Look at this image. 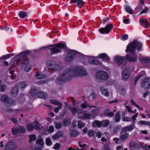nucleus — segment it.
Returning <instances> with one entry per match:
<instances>
[{
    "label": "nucleus",
    "instance_id": "f257e3e1",
    "mask_svg": "<svg viewBox=\"0 0 150 150\" xmlns=\"http://www.w3.org/2000/svg\"><path fill=\"white\" fill-rule=\"evenodd\" d=\"M30 53L29 51H24L19 54L17 57V59L15 61L14 63L18 65L20 61L22 59L21 62V66L24 67L25 70L27 72L30 71L31 68V66L29 64V60L27 56Z\"/></svg>",
    "mask_w": 150,
    "mask_h": 150
},
{
    "label": "nucleus",
    "instance_id": "f03ea898",
    "mask_svg": "<svg viewBox=\"0 0 150 150\" xmlns=\"http://www.w3.org/2000/svg\"><path fill=\"white\" fill-rule=\"evenodd\" d=\"M142 47V44L140 42L137 40H134L127 45L125 51L126 52H129L133 53L136 49L139 51L141 50Z\"/></svg>",
    "mask_w": 150,
    "mask_h": 150
},
{
    "label": "nucleus",
    "instance_id": "7ed1b4c3",
    "mask_svg": "<svg viewBox=\"0 0 150 150\" xmlns=\"http://www.w3.org/2000/svg\"><path fill=\"white\" fill-rule=\"evenodd\" d=\"M67 73L71 74L72 76H84L87 74L85 70L81 67H77L73 69L69 70Z\"/></svg>",
    "mask_w": 150,
    "mask_h": 150
},
{
    "label": "nucleus",
    "instance_id": "20e7f679",
    "mask_svg": "<svg viewBox=\"0 0 150 150\" xmlns=\"http://www.w3.org/2000/svg\"><path fill=\"white\" fill-rule=\"evenodd\" d=\"M146 76V74L145 71H142L141 72L135 77V84L137 83L138 80L143 79L141 83V84L142 86H144L145 83H148L149 80V79L148 78L144 79Z\"/></svg>",
    "mask_w": 150,
    "mask_h": 150
},
{
    "label": "nucleus",
    "instance_id": "39448f33",
    "mask_svg": "<svg viewBox=\"0 0 150 150\" xmlns=\"http://www.w3.org/2000/svg\"><path fill=\"white\" fill-rule=\"evenodd\" d=\"M50 46L53 47L51 49V54L59 52L61 51L60 49L65 48L66 47V46L64 44L59 43L54 45H51Z\"/></svg>",
    "mask_w": 150,
    "mask_h": 150
},
{
    "label": "nucleus",
    "instance_id": "423d86ee",
    "mask_svg": "<svg viewBox=\"0 0 150 150\" xmlns=\"http://www.w3.org/2000/svg\"><path fill=\"white\" fill-rule=\"evenodd\" d=\"M113 27L112 24L109 23L107 24L105 27L99 29L100 32L103 34L109 33Z\"/></svg>",
    "mask_w": 150,
    "mask_h": 150
},
{
    "label": "nucleus",
    "instance_id": "0eeeda50",
    "mask_svg": "<svg viewBox=\"0 0 150 150\" xmlns=\"http://www.w3.org/2000/svg\"><path fill=\"white\" fill-rule=\"evenodd\" d=\"M36 144L38 147L36 148L35 150H42L44 147V142L41 136H39L38 138L36 140Z\"/></svg>",
    "mask_w": 150,
    "mask_h": 150
},
{
    "label": "nucleus",
    "instance_id": "6e6552de",
    "mask_svg": "<svg viewBox=\"0 0 150 150\" xmlns=\"http://www.w3.org/2000/svg\"><path fill=\"white\" fill-rule=\"evenodd\" d=\"M96 75L98 79L103 80H106L108 78V75L107 73L102 71L98 72Z\"/></svg>",
    "mask_w": 150,
    "mask_h": 150
},
{
    "label": "nucleus",
    "instance_id": "1a4fd4ad",
    "mask_svg": "<svg viewBox=\"0 0 150 150\" xmlns=\"http://www.w3.org/2000/svg\"><path fill=\"white\" fill-rule=\"evenodd\" d=\"M125 57L128 61L130 62H136L137 59V56L136 54H132L129 55L127 54Z\"/></svg>",
    "mask_w": 150,
    "mask_h": 150
},
{
    "label": "nucleus",
    "instance_id": "9d476101",
    "mask_svg": "<svg viewBox=\"0 0 150 150\" xmlns=\"http://www.w3.org/2000/svg\"><path fill=\"white\" fill-rule=\"evenodd\" d=\"M17 148L16 144L12 142H8L5 147V150H14Z\"/></svg>",
    "mask_w": 150,
    "mask_h": 150
},
{
    "label": "nucleus",
    "instance_id": "9b49d317",
    "mask_svg": "<svg viewBox=\"0 0 150 150\" xmlns=\"http://www.w3.org/2000/svg\"><path fill=\"white\" fill-rule=\"evenodd\" d=\"M115 61L120 65H124L126 63V61L124 57L116 56L115 58Z\"/></svg>",
    "mask_w": 150,
    "mask_h": 150
},
{
    "label": "nucleus",
    "instance_id": "f8f14e48",
    "mask_svg": "<svg viewBox=\"0 0 150 150\" xmlns=\"http://www.w3.org/2000/svg\"><path fill=\"white\" fill-rule=\"evenodd\" d=\"M134 128V125H130L129 126H127L122 128L121 129V132H125L128 131H131Z\"/></svg>",
    "mask_w": 150,
    "mask_h": 150
},
{
    "label": "nucleus",
    "instance_id": "ddd939ff",
    "mask_svg": "<svg viewBox=\"0 0 150 150\" xmlns=\"http://www.w3.org/2000/svg\"><path fill=\"white\" fill-rule=\"evenodd\" d=\"M139 22L141 25L145 28L149 26L147 21L145 18H141L139 20Z\"/></svg>",
    "mask_w": 150,
    "mask_h": 150
},
{
    "label": "nucleus",
    "instance_id": "4468645a",
    "mask_svg": "<svg viewBox=\"0 0 150 150\" xmlns=\"http://www.w3.org/2000/svg\"><path fill=\"white\" fill-rule=\"evenodd\" d=\"M98 57L99 58L102 59L107 62H109L110 61V58L105 53L99 54Z\"/></svg>",
    "mask_w": 150,
    "mask_h": 150
},
{
    "label": "nucleus",
    "instance_id": "2eb2a0df",
    "mask_svg": "<svg viewBox=\"0 0 150 150\" xmlns=\"http://www.w3.org/2000/svg\"><path fill=\"white\" fill-rule=\"evenodd\" d=\"M89 63L92 64H95L96 65L99 64L98 60L97 59H95L93 58H90L89 59Z\"/></svg>",
    "mask_w": 150,
    "mask_h": 150
},
{
    "label": "nucleus",
    "instance_id": "dca6fc26",
    "mask_svg": "<svg viewBox=\"0 0 150 150\" xmlns=\"http://www.w3.org/2000/svg\"><path fill=\"white\" fill-rule=\"evenodd\" d=\"M129 70L128 69H126L123 72V79L124 80H126L128 79L129 77Z\"/></svg>",
    "mask_w": 150,
    "mask_h": 150
},
{
    "label": "nucleus",
    "instance_id": "f3484780",
    "mask_svg": "<svg viewBox=\"0 0 150 150\" xmlns=\"http://www.w3.org/2000/svg\"><path fill=\"white\" fill-rule=\"evenodd\" d=\"M62 133L61 132H59L55 135L52 137V139L54 140H56L62 136Z\"/></svg>",
    "mask_w": 150,
    "mask_h": 150
},
{
    "label": "nucleus",
    "instance_id": "a211bd4d",
    "mask_svg": "<svg viewBox=\"0 0 150 150\" xmlns=\"http://www.w3.org/2000/svg\"><path fill=\"white\" fill-rule=\"evenodd\" d=\"M100 90L102 94L106 97H108L109 96V93L108 91L103 87L100 88Z\"/></svg>",
    "mask_w": 150,
    "mask_h": 150
},
{
    "label": "nucleus",
    "instance_id": "6ab92c4d",
    "mask_svg": "<svg viewBox=\"0 0 150 150\" xmlns=\"http://www.w3.org/2000/svg\"><path fill=\"white\" fill-rule=\"evenodd\" d=\"M101 123V121L97 120L95 121L93 123V127H95L96 126L95 125H96V126L98 127H101L102 126Z\"/></svg>",
    "mask_w": 150,
    "mask_h": 150
},
{
    "label": "nucleus",
    "instance_id": "aec40b11",
    "mask_svg": "<svg viewBox=\"0 0 150 150\" xmlns=\"http://www.w3.org/2000/svg\"><path fill=\"white\" fill-rule=\"evenodd\" d=\"M45 77V75L41 73H37L35 76V78L37 79H42Z\"/></svg>",
    "mask_w": 150,
    "mask_h": 150
},
{
    "label": "nucleus",
    "instance_id": "412c9836",
    "mask_svg": "<svg viewBox=\"0 0 150 150\" xmlns=\"http://www.w3.org/2000/svg\"><path fill=\"white\" fill-rule=\"evenodd\" d=\"M49 69L52 70H59L60 69V68L59 65H55L52 66H49Z\"/></svg>",
    "mask_w": 150,
    "mask_h": 150
},
{
    "label": "nucleus",
    "instance_id": "4be33fe9",
    "mask_svg": "<svg viewBox=\"0 0 150 150\" xmlns=\"http://www.w3.org/2000/svg\"><path fill=\"white\" fill-rule=\"evenodd\" d=\"M33 129L39 130L40 129V125L39 123L37 121H34L32 123Z\"/></svg>",
    "mask_w": 150,
    "mask_h": 150
},
{
    "label": "nucleus",
    "instance_id": "5701e85b",
    "mask_svg": "<svg viewBox=\"0 0 150 150\" xmlns=\"http://www.w3.org/2000/svg\"><path fill=\"white\" fill-rule=\"evenodd\" d=\"M38 95L40 98L43 99L45 98L47 96L46 93L44 92H39L38 94Z\"/></svg>",
    "mask_w": 150,
    "mask_h": 150
},
{
    "label": "nucleus",
    "instance_id": "b1692460",
    "mask_svg": "<svg viewBox=\"0 0 150 150\" xmlns=\"http://www.w3.org/2000/svg\"><path fill=\"white\" fill-rule=\"evenodd\" d=\"M13 88L11 91V94L13 96H15L17 94L18 92L17 86Z\"/></svg>",
    "mask_w": 150,
    "mask_h": 150
},
{
    "label": "nucleus",
    "instance_id": "393cba45",
    "mask_svg": "<svg viewBox=\"0 0 150 150\" xmlns=\"http://www.w3.org/2000/svg\"><path fill=\"white\" fill-rule=\"evenodd\" d=\"M12 132L13 135H16L18 133H19V128L17 127H14L12 129Z\"/></svg>",
    "mask_w": 150,
    "mask_h": 150
},
{
    "label": "nucleus",
    "instance_id": "a878e982",
    "mask_svg": "<svg viewBox=\"0 0 150 150\" xmlns=\"http://www.w3.org/2000/svg\"><path fill=\"white\" fill-rule=\"evenodd\" d=\"M27 86L25 82H23L20 83H17L16 84V86H18L19 88H25Z\"/></svg>",
    "mask_w": 150,
    "mask_h": 150
},
{
    "label": "nucleus",
    "instance_id": "bb28decb",
    "mask_svg": "<svg viewBox=\"0 0 150 150\" xmlns=\"http://www.w3.org/2000/svg\"><path fill=\"white\" fill-rule=\"evenodd\" d=\"M101 122L102 126L106 127L109 125L110 121L108 120H105L102 121Z\"/></svg>",
    "mask_w": 150,
    "mask_h": 150
},
{
    "label": "nucleus",
    "instance_id": "cd10ccee",
    "mask_svg": "<svg viewBox=\"0 0 150 150\" xmlns=\"http://www.w3.org/2000/svg\"><path fill=\"white\" fill-rule=\"evenodd\" d=\"M140 61L142 63H147L150 62V59L147 57H144L140 59Z\"/></svg>",
    "mask_w": 150,
    "mask_h": 150
},
{
    "label": "nucleus",
    "instance_id": "c85d7f7f",
    "mask_svg": "<svg viewBox=\"0 0 150 150\" xmlns=\"http://www.w3.org/2000/svg\"><path fill=\"white\" fill-rule=\"evenodd\" d=\"M139 124L141 125H145L148 126H150V122L141 120L139 122Z\"/></svg>",
    "mask_w": 150,
    "mask_h": 150
},
{
    "label": "nucleus",
    "instance_id": "c756f323",
    "mask_svg": "<svg viewBox=\"0 0 150 150\" xmlns=\"http://www.w3.org/2000/svg\"><path fill=\"white\" fill-rule=\"evenodd\" d=\"M70 124V121L69 119H67L64 120L62 123L63 126H68Z\"/></svg>",
    "mask_w": 150,
    "mask_h": 150
},
{
    "label": "nucleus",
    "instance_id": "7c9ffc66",
    "mask_svg": "<svg viewBox=\"0 0 150 150\" xmlns=\"http://www.w3.org/2000/svg\"><path fill=\"white\" fill-rule=\"evenodd\" d=\"M125 9L126 11L130 14H132L133 13L132 9L129 6H126L125 7Z\"/></svg>",
    "mask_w": 150,
    "mask_h": 150
},
{
    "label": "nucleus",
    "instance_id": "2f4dec72",
    "mask_svg": "<svg viewBox=\"0 0 150 150\" xmlns=\"http://www.w3.org/2000/svg\"><path fill=\"white\" fill-rule=\"evenodd\" d=\"M129 136V133H126L125 134L121 135L120 136V139L122 141L124 140L127 139Z\"/></svg>",
    "mask_w": 150,
    "mask_h": 150
},
{
    "label": "nucleus",
    "instance_id": "473e14b6",
    "mask_svg": "<svg viewBox=\"0 0 150 150\" xmlns=\"http://www.w3.org/2000/svg\"><path fill=\"white\" fill-rule=\"evenodd\" d=\"M87 107H88L90 108H93L94 107V106L89 105L87 102H85L82 103L81 105V107L83 108H85Z\"/></svg>",
    "mask_w": 150,
    "mask_h": 150
},
{
    "label": "nucleus",
    "instance_id": "72a5a7b5",
    "mask_svg": "<svg viewBox=\"0 0 150 150\" xmlns=\"http://www.w3.org/2000/svg\"><path fill=\"white\" fill-rule=\"evenodd\" d=\"M50 102L51 103L54 105H59L61 104H62V103L58 101L54 100H50Z\"/></svg>",
    "mask_w": 150,
    "mask_h": 150
},
{
    "label": "nucleus",
    "instance_id": "f704fd0d",
    "mask_svg": "<svg viewBox=\"0 0 150 150\" xmlns=\"http://www.w3.org/2000/svg\"><path fill=\"white\" fill-rule=\"evenodd\" d=\"M91 115V114L89 113H86L83 115L82 118L85 119H89L90 118Z\"/></svg>",
    "mask_w": 150,
    "mask_h": 150
},
{
    "label": "nucleus",
    "instance_id": "c9c22d12",
    "mask_svg": "<svg viewBox=\"0 0 150 150\" xmlns=\"http://www.w3.org/2000/svg\"><path fill=\"white\" fill-rule=\"evenodd\" d=\"M27 13L23 11H21L19 14V16L22 18H24L27 16Z\"/></svg>",
    "mask_w": 150,
    "mask_h": 150
},
{
    "label": "nucleus",
    "instance_id": "e433bc0d",
    "mask_svg": "<svg viewBox=\"0 0 150 150\" xmlns=\"http://www.w3.org/2000/svg\"><path fill=\"white\" fill-rule=\"evenodd\" d=\"M29 142H31L32 141H34L36 138V137L35 134L30 135L29 136Z\"/></svg>",
    "mask_w": 150,
    "mask_h": 150
},
{
    "label": "nucleus",
    "instance_id": "4c0bfd02",
    "mask_svg": "<svg viewBox=\"0 0 150 150\" xmlns=\"http://www.w3.org/2000/svg\"><path fill=\"white\" fill-rule=\"evenodd\" d=\"M26 128L27 130L28 131H32L33 130V128L32 125V123L27 125H26Z\"/></svg>",
    "mask_w": 150,
    "mask_h": 150
},
{
    "label": "nucleus",
    "instance_id": "58836bf2",
    "mask_svg": "<svg viewBox=\"0 0 150 150\" xmlns=\"http://www.w3.org/2000/svg\"><path fill=\"white\" fill-rule=\"evenodd\" d=\"M115 120L116 122H118L120 120V116L119 113L118 112H117L116 115L115 116Z\"/></svg>",
    "mask_w": 150,
    "mask_h": 150
},
{
    "label": "nucleus",
    "instance_id": "ea45409f",
    "mask_svg": "<svg viewBox=\"0 0 150 150\" xmlns=\"http://www.w3.org/2000/svg\"><path fill=\"white\" fill-rule=\"evenodd\" d=\"M45 143L48 146H50L52 144V142L49 138H47L46 139Z\"/></svg>",
    "mask_w": 150,
    "mask_h": 150
},
{
    "label": "nucleus",
    "instance_id": "a19ab883",
    "mask_svg": "<svg viewBox=\"0 0 150 150\" xmlns=\"http://www.w3.org/2000/svg\"><path fill=\"white\" fill-rule=\"evenodd\" d=\"M70 135L73 137H76L79 134L76 131L71 130L70 132Z\"/></svg>",
    "mask_w": 150,
    "mask_h": 150
},
{
    "label": "nucleus",
    "instance_id": "79ce46f5",
    "mask_svg": "<svg viewBox=\"0 0 150 150\" xmlns=\"http://www.w3.org/2000/svg\"><path fill=\"white\" fill-rule=\"evenodd\" d=\"M59 106L56 107L54 109V112L57 113L59 110L61 109L62 108V104L58 105Z\"/></svg>",
    "mask_w": 150,
    "mask_h": 150
},
{
    "label": "nucleus",
    "instance_id": "37998d69",
    "mask_svg": "<svg viewBox=\"0 0 150 150\" xmlns=\"http://www.w3.org/2000/svg\"><path fill=\"white\" fill-rule=\"evenodd\" d=\"M123 121L130 122L131 121V118L129 117H125L122 118Z\"/></svg>",
    "mask_w": 150,
    "mask_h": 150
},
{
    "label": "nucleus",
    "instance_id": "c03bdc74",
    "mask_svg": "<svg viewBox=\"0 0 150 150\" xmlns=\"http://www.w3.org/2000/svg\"><path fill=\"white\" fill-rule=\"evenodd\" d=\"M78 127L79 128H81L83 127L85 125V124L80 121H78Z\"/></svg>",
    "mask_w": 150,
    "mask_h": 150
},
{
    "label": "nucleus",
    "instance_id": "a18cd8bd",
    "mask_svg": "<svg viewBox=\"0 0 150 150\" xmlns=\"http://www.w3.org/2000/svg\"><path fill=\"white\" fill-rule=\"evenodd\" d=\"M19 128V133H24L25 131V128L22 126H20Z\"/></svg>",
    "mask_w": 150,
    "mask_h": 150
},
{
    "label": "nucleus",
    "instance_id": "49530a36",
    "mask_svg": "<svg viewBox=\"0 0 150 150\" xmlns=\"http://www.w3.org/2000/svg\"><path fill=\"white\" fill-rule=\"evenodd\" d=\"M94 131L92 130H90L88 131V132L87 134L88 135L89 137H92L94 134Z\"/></svg>",
    "mask_w": 150,
    "mask_h": 150
},
{
    "label": "nucleus",
    "instance_id": "de8ad7c7",
    "mask_svg": "<svg viewBox=\"0 0 150 150\" xmlns=\"http://www.w3.org/2000/svg\"><path fill=\"white\" fill-rule=\"evenodd\" d=\"M8 99L7 96L6 95H3L1 97V100L3 102H6Z\"/></svg>",
    "mask_w": 150,
    "mask_h": 150
},
{
    "label": "nucleus",
    "instance_id": "09e8293b",
    "mask_svg": "<svg viewBox=\"0 0 150 150\" xmlns=\"http://www.w3.org/2000/svg\"><path fill=\"white\" fill-rule=\"evenodd\" d=\"M105 115L110 117H112L114 115V113L112 112H107L106 111L105 112Z\"/></svg>",
    "mask_w": 150,
    "mask_h": 150
},
{
    "label": "nucleus",
    "instance_id": "8fccbe9b",
    "mask_svg": "<svg viewBox=\"0 0 150 150\" xmlns=\"http://www.w3.org/2000/svg\"><path fill=\"white\" fill-rule=\"evenodd\" d=\"M138 115V113L137 112L135 115H134L132 117V119L133 122L134 123L135 122V120L136 119V118L137 117Z\"/></svg>",
    "mask_w": 150,
    "mask_h": 150
},
{
    "label": "nucleus",
    "instance_id": "3c124183",
    "mask_svg": "<svg viewBox=\"0 0 150 150\" xmlns=\"http://www.w3.org/2000/svg\"><path fill=\"white\" fill-rule=\"evenodd\" d=\"M77 3L78 6L79 7V6H82L84 2L82 0H78Z\"/></svg>",
    "mask_w": 150,
    "mask_h": 150
},
{
    "label": "nucleus",
    "instance_id": "603ef678",
    "mask_svg": "<svg viewBox=\"0 0 150 150\" xmlns=\"http://www.w3.org/2000/svg\"><path fill=\"white\" fill-rule=\"evenodd\" d=\"M70 109L71 112L74 114L76 113L77 111V110L75 108L71 107Z\"/></svg>",
    "mask_w": 150,
    "mask_h": 150
},
{
    "label": "nucleus",
    "instance_id": "864d4df0",
    "mask_svg": "<svg viewBox=\"0 0 150 150\" xmlns=\"http://www.w3.org/2000/svg\"><path fill=\"white\" fill-rule=\"evenodd\" d=\"M60 144L59 143H56L55 145L54 149H58L60 148Z\"/></svg>",
    "mask_w": 150,
    "mask_h": 150
},
{
    "label": "nucleus",
    "instance_id": "5fc2aeb1",
    "mask_svg": "<svg viewBox=\"0 0 150 150\" xmlns=\"http://www.w3.org/2000/svg\"><path fill=\"white\" fill-rule=\"evenodd\" d=\"M79 145L80 147L83 148L85 146L86 144H83L82 142H79Z\"/></svg>",
    "mask_w": 150,
    "mask_h": 150
},
{
    "label": "nucleus",
    "instance_id": "6e6d98bb",
    "mask_svg": "<svg viewBox=\"0 0 150 150\" xmlns=\"http://www.w3.org/2000/svg\"><path fill=\"white\" fill-rule=\"evenodd\" d=\"M54 131V128L52 126H50L49 128L48 131L50 132H52Z\"/></svg>",
    "mask_w": 150,
    "mask_h": 150
},
{
    "label": "nucleus",
    "instance_id": "4d7b16f0",
    "mask_svg": "<svg viewBox=\"0 0 150 150\" xmlns=\"http://www.w3.org/2000/svg\"><path fill=\"white\" fill-rule=\"evenodd\" d=\"M126 108L127 110L129 112H132L131 108L130 106L129 105H127L126 106Z\"/></svg>",
    "mask_w": 150,
    "mask_h": 150
},
{
    "label": "nucleus",
    "instance_id": "13d9d810",
    "mask_svg": "<svg viewBox=\"0 0 150 150\" xmlns=\"http://www.w3.org/2000/svg\"><path fill=\"white\" fill-rule=\"evenodd\" d=\"M144 148L146 150H149L150 149V145L146 144L144 145Z\"/></svg>",
    "mask_w": 150,
    "mask_h": 150
},
{
    "label": "nucleus",
    "instance_id": "bf43d9fd",
    "mask_svg": "<svg viewBox=\"0 0 150 150\" xmlns=\"http://www.w3.org/2000/svg\"><path fill=\"white\" fill-rule=\"evenodd\" d=\"M122 38L124 40H126L128 39V35L126 34L125 35L122 37Z\"/></svg>",
    "mask_w": 150,
    "mask_h": 150
},
{
    "label": "nucleus",
    "instance_id": "052dcab7",
    "mask_svg": "<svg viewBox=\"0 0 150 150\" xmlns=\"http://www.w3.org/2000/svg\"><path fill=\"white\" fill-rule=\"evenodd\" d=\"M6 86L5 85H2L1 87V91L3 92L6 89Z\"/></svg>",
    "mask_w": 150,
    "mask_h": 150
},
{
    "label": "nucleus",
    "instance_id": "680f3d73",
    "mask_svg": "<svg viewBox=\"0 0 150 150\" xmlns=\"http://www.w3.org/2000/svg\"><path fill=\"white\" fill-rule=\"evenodd\" d=\"M61 127V125L59 123L56 124L55 125V128L57 129H59Z\"/></svg>",
    "mask_w": 150,
    "mask_h": 150
},
{
    "label": "nucleus",
    "instance_id": "e2e57ef3",
    "mask_svg": "<svg viewBox=\"0 0 150 150\" xmlns=\"http://www.w3.org/2000/svg\"><path fill=\"white\" fill-rule=\"evenodd\" d=\"M83 149H79L78 147L77 148H76L75 149H73L71 147H70L68 148V150H83Z\"/></svg>",
    "mask_w": 150,
    "mask_h": 150
},
{
    "label": "nucleus",
    "instance_id": "0e129e2a",
    "mask_svg": "<svg viewBox=\"0 0 150 150\" xmlns=\"http://www.w3.org/2000/svg\"><path fill=\"white\" fill-rule=\"evenodd\" d=\"M131 103H132V104L135 105V106H136V107H137L138 108H139V106H138V105L136 104V103L134 102V101L133 100H132L131 101Z\"/></svg>",
    "mask_w": 150,
    "mask_h": 150
},
{
    "label": "nucleus",
    "instance_id": "69168bd1",
    "mask_svg": "<svg viewBox=\"0 0 150 150\" xmlns=\"http://www.w3.org/2000/svg\"><path fill=\"white\" fill-rule=\"evenodd\" d=\"M102 134L100 132H98L97 133L96 136L98 138H100L102 136Z\"/></svg>",
    "mask_w": 150,
    "mask_h": 150
},
{
    "label": "nucleus",
    "instance_id": "338daca9",
    "mask_svg": "<svg viewBox=\"0 0 150 150\" xmlns=\"http://www.w3.org/2000/svg\"><path fill=\"white\" fill-rule=\"evenodd\" d=\"M74 57L71 56L70 57H67V58L66 60L67 61H70L73 59Z\"/></svg>",
    "mask_w": 150,
    "mask_h": 150
},
{
    "label": "nucleus",
    "instance_id": "774afa93",
    "mask_svg": "<svg viewBox=\"0 0 150 150\" xmlns=\"http://www.w3.org/2000/svg\"><path fill=\"white\" fill-rule=\"evenodd\" d=\"M150 94V91H147L144 94V98H145L146 96L149 95Z\"/></svg>",
    "mask_w": 150,
    "mask_h": 150
}]
</instances>
